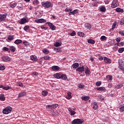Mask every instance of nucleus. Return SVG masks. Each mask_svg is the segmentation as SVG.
<instances>
[{
  "label": "nucleus",
  "instance_id": "5fc2aeb1",
  "mask_svg": "<svg viewBox=\"0 0 124 124\" xmlns=\"http://www.w3.org/2000/svg\"><path fill=\"white\" fill-rule=\"evenodd\" d=\"M101 85V81H98L96 82V86L97 87H99Z\"/></svg>",
  "mask_w": 124,
  "mask_h": 124
},
{
  "label": "nucleus",
  "instance_id": "864d4df0",
  "mask_svg": "<svg viewBox=\"0 0 124 124\" xmlns=\"http://www.w3.org/2000/svg\"><path fill=\"white\" fill-rule=\"evenodd\" d=\"M116 26H117V22L115 21L112 25V29H114L116 28Z\"/></svg>",
  "mask_w": 124,
  "mask_h": 124
},
{
  "label": "nucleus",
  "instance_id": "c03bdc74",
  "mask_svg": "<svg viewBox=\"0 0 124 124\" xmlns=\"http://www.w3.org/2000/svg\"><path fill=\"white\" fill-rule=\"evenodd\" d=\"M17 86H19V87H23V83L21 82V81H18L16 83Z\"/></svg>",
  "mask_w": 124,
  "mask_h": 124
},
{
  "label": "nucleus",
  "instance_id": "0eeeda50",
  "mask_svg": "<svg viewBox=\"0 0 124 124\" xmlns=\"http://www.w3.org/2000/svg\"><path fill=\"white\" fill-rule=\"evenodd\" d=\"M47 24H48V25L49 26L50 29H51V30L52 31L56 30V26H55V25H53V24H52V23L47 22Z\"/></svg>",
  "mask_w": 124,
  "mask_h": 124
},
{
  "label": "nucleus",
  "instance_id": "bf43d9fd",
  "mask_svg": "<svg viewBox=\"0 0 124 124\" xmlns=\"http://www.w3.org/2000/svg\"><path fill=\"white\" fill-rule=\"evenodd\" d=\"M76 34V32L75 31H73L72 33H71V36H74Z\"/></svg>",
  "mask_w": 124,
  "mask_h": 124
},
{
  "label": "nucleus",
  "instance_id": "9d476101",
  "mask_svg": "<svg viewBox=\"0 0 124 124\" xmlns=\"http://www.w3.org/2000/svg\"><path fill=\"white\" fill-rule=\"evenodd\" d=\"M85 73L86 75H90L91 74V71L90 69L88 67V66H86L84 68Z\"/></svg>",
  "mask_w": 124,
  "mask_h": 124
},
{
  "label": "nucleus",
  "instance_id": "8fccbe9b",
  "mask_svg": "<svg viewBox=\"0 0 124 124\" xmlns=\"http://www.w3.org/2000/svg\"><path fill=\"white\" fill-rule=\"evenodd\" d=\"M5 69V66L4 65H0V70L2 71Z\"/></svg>",
  "mask_w": 124,
  "mask_h": 124
},
{
  "label": "nucleus",
  "instance_id": "49530a36",
  "mask_svg": "<svg viewBox=\"0 0 124 124\" xmlns=\"http://www.w3.org/2000/svg\"><path fill=\"white\" fill-rule=\"evenodd\" d=\"M54 46L55 47H60V46H62V44H60L59 42H56Z\"/></svg>",
  "mask_w": 124,
  "mask_h": 124
},
{
  "label": "nucleus",
  "instance_id": "39448f33",
  "mask_svg": "<svg viewBox=\"0 0 124 124\" xmlns=\"http://www.w3.org/2000/svg\"><path fill=\"white\" fill-rule=\"evenodd\" d=\"M76 71H78V72H80V73H82V72H84V71H85V67L83 66H80L76 69Z\"/></svg>",
  "mask_w": 124,
  "mask_h": 124
},
{
  "label": "nucleus",
  "instance_id": "13d9d810",
  "mask_svg": "<svg viewBox=\"0 0 124 124\" xmlns=\"http://www.w3.org/2000/svg\"><path fill=\"white\" fill-rule=\"evenodd\" d=\"M3 51H9V48L7 47H3Z\"/></svg>",
  "mask_w": 124,
  "mask_h": 124
},
{
  "label": "nucleus",
  "instance_id": "338daca9",
  "mask_svg": "<svg viewBox=\"0 0 124 124\" xmlns=\"http://www.w3.org/2000/svg\"><path fill=\"white\" fill-rule=\"evenodd\" d=\"M124 31H119V34H121V35H123V36H124Z\"/></svg>",
  "mask_w": 124,
  "mask_h": 124
},
{
  "label": "nucleus",
  "instance_id": "dca6fc26",
  "mask_svg": "<svg viewBox=\"0 0 124 124\" xmlns=\"http://www.w3.org/2000/svg\"><path fill=\"white\" fill-rule=\"evenodd\" d=\"M81 99L84 101H87L90 99V96H82L81 97Z\"/></svg>",
  "mask_w": 124,
  "mask_h": 124
},
{
  "label": "nucleus",
  "instance_id": "7c9ffc66",
  "mask_svg": "<svg viewBox=\"0 0 124 124\" xmlns=\"http://www.w3.org/2000/svg\"><path fill=\"white\" fill-rule=\"evenodd\" d=\"M98 108V106H97V103H94L93 106V109L94 110H96Z\"/></svg>",
  "mask_w": 124,
  "mask_h": 124
},
{
  "label": "nucleus",
  "instance_id": "e2e57ef3",
  "mask_svg": "<svg viewBox=\"0 0 124 124\" xmlns=\"http://www.w3.org/2000/svg\"><path fill=\"white\" fill-rule=\"evenodd\" d=\"M65 12H69V11L70 12H71V11H72V10H71V9H68V8H66L65 9Z\"/></svg>",
  "mask_w": 124,
  "mask_h": 124
},
{
  "label": "nucleus",
  "instance_id": "473e14b6",
  "mask_svg": "<svg viewBox=\"0 0 124 124\" xmlns=\"http://www.w3.org/2000/svg\"><path fill=\"white\" fill-rule=\"evenodd\" d=\"M100 10L101 12H105V11H106V8H105V6H102L100 8Z\"/></svg>",
  "mask_w": 124,
  "mask_h": 124
},
{
  "label": "nucleus",
  "instance_id": "9b49d317",
  "mask_svg": "<svg viewBox=\"0 0 124 124\" xmlns=\"http://www.w3.org/2000/svg\"><path fill=\"white\" fill-rule=\"evenodd\" d=\"M53 77L54 78H56V79H61L62 77V74L61 73H57L54 74Z\"/></svg>",
  "mask_w": 124,
  "mask_h": 124
},
{
  "label": "nucleus",
  "instance_id": "a878e982",
  "mask_svg": "<svg viewBox=\"0 0 124 124\" xmlns=\"http://www.w3.org/2000/svg\"><path fill=\"white\" fill-rule=\"evenodd\" d=\"M107 80H108V81H111V80H113V77L111 75H108L106 77Z\"/></svg>",
  "mask_w": 124,
  "mask_h": 124
},
{
  "label": "nucleus",
  "instance_id": "cd10ccee",
  "mask_svg": "<svg viewBox=\"0 0 124 124\" xmlns=\"http://www.w3.org/2000/svg\"><path fill=\"white\" fill-rule=\"evenodd\" d=\"M123 86L124 85L123 84H118L115 86V89H121Z\"/></svg>",
  "mask_w": 124,
  "mask_h": 124
},
{
  "label": "nucleus",
  "instance_id": "2f4dec72",
  "mask_svg": "<svg viewBox=\"0 0 124 124\" xmlns=\"http://www.w3.org/2000/svg\"><path fill=\"white\" fill-rule=\"evenodd\" d=\"M14 43L17 45L20 44V43H22V41L20 39H17L14 42Z\"/></svg>",
  "mask_w": 124,
  "mask_h": 124
},
{
  "label": "nucleus",
  "instance_id": "2eb2a0df",
  "mask_svg": "<svg viewBox=\"0 0 124 124\" xmlns=\"http://www.w3.org/2000/svg\"><path fill=\"white\" fill-rule=\"evenodd\" d=\"M31 61L33 62H36L38 59H37V57L35 55H31Z\"/></svg>",
  "mask_w": 124,
  "mask_h": 124
},
{
  "label": "nucleus",
  "instance_id": "de8ad7c7",
  "mask_svg": "<svg viewBox=\"0 0 124 124\" xmlns=\"http://www.w3.org/2000/svg\"><path fill=\"white\" fill-rule=\"evenodd\" d=\"M124 51V47H122V48H119L118 49V52L119 53H123V52Z\"/></svg>",
  "mask_w": 124,
  "mask_h": 124
},
{
  "label": "nucleus",
  "instance_id": "0e129e2a",
  "mask_svg": "<svg viewBox=\"0 0 124 124\" xmlns=\"http://www.w3.org/2000/svg\"><path fill=\"white\" fill-rule=\"evenodd\" d=\"M44 60H46L47 61L48 60H49L50 57H49V56H45V57H44Z\"/></svg>",
  "mask_w": 124,
  "mask_h": 124
},
{
  "label": "nucleus",
  "instance_id": "ea45409f",
  "mask_svg": "<svg viewBox=\"0 0 124 124\" xmlns=\"http://www.w3.org/2000/svg\"><path fill=\"white\" fill-rule=\"evenodd\" d=\"M48 94V92L46 91H44L42 92V95H44V96H46V95H47Z\"/></svg>",
  "mask_w": 124,
  "mask_h": 124
},
{
  "label": "nucleus",
  "instance_id": "4c0bfd02",
  "mask_svg": "<svg viewBox=\"0 0 124 124\" xmlns=\"http://www.w3.org/2000/svg\"><path fill=\"white\" fill-rule=\"evenodd\" d=\"M46 109H53L52 105H48L46 106Z\"/></svg>",
  "mask_w": 124,
  "mask_h": 124
},
{
  "label": "nucleus",
  "instance_id": "f257e3e1",
  "mask_svg": "<svg viewBox=\"0 0 124 124\" xmlns=\"http://www.w3.org/2000/svg\"><path fill=\"white\" fill-rule=\"evenodd\" d=\"M41 5L43 7H44L45 8H51L53 7V4H52V2L50 1H43L41 2Z\"/></svg>",
  "mask_w": 124,
  "mask_h": 124
},
{
  "label": "nucleus",
  "instance_id": "b1692460",
  "mask_svg": "<svg viewBox=\"0 0 124 124\" xmlns=\"http://www.w3.org/2000/svg\"><path fill=\"white\" fill-rule=\"evenodd\" d=\"M54 51H55V52H57V53H62V49L60 47H58V48H54Z\"/></svg>",
  "mask_w": 124,
  "mask_h": 124
},
{
  "label": "nucleus",
  "instance_id": "603ef678",
  "mask_svg": "<svg viewBox=\"0 0 124 124\" xmlns=\"http://www.w3.org/2000/svg\"><path fill=\"white\" fill-rule=\"evenodd\" d=\"M3 90H5V91H7L8 90H10V87H9V86L4 87V86Z\"/></svg>",
  "mask_w": 124,
  "mask_h": 124
},
{
  "label": "nucleus",
  "instance_id": "6ab92c4d",
  "mask_svg": "<svg viewBox=\"0 0 124 124\" xmlns=\"http://www.w3.org/2000/svg\"><path fill=\"white\" fill-rule=\"evenodd\" d=\"M116 12L118 13H124V10L123 9H121L120 8H117L116 9Z\"/></svg>",
  "mask_w": 124,
  "mask_h": 124
},
{
  "label": "nucleus",
  "instance_id": "a18cd8bd",
  "mask_svg": "<svg viewBox=\"0 0 124 124\" xmlns=\"http://www.w3.org/2000/svg\"><path fill=\"white\" fill-rule=\"evenodd\" d=\"M117 45L120 47H121V46H124V42L118 43Z\"/></svg>",
  "mask_w": 124,
  "mask_h": 124
},
{
  "label": "nucleus",
  "instance_id": "a211bd4d",
  "mask_svg": "<svg viewBox=\"0 0 124 124\" xmlns=\"http://www.w3.org/2000/svg\"><path fill=\"white\" fill-rule=\"evenodd\" d=\"M51 69L53 71H57V70H59L60 69V67L58 66H53L51 67Z\"/></svg>",
  "mask_w": 124,
  "mask_h": 124
},
{
  "label": "nucleus",
  "instance_id": "1a4fd4ad",
  "mask_svg": "<svg viewBox=\"0 0 124 124\" xmlns=\"http://www.w3.org/2000/svg\"><path fill=\"white\" fill-rule=\"evenodd\" d=\"M28 22H29V19L27 20L26 18H23L21 19L19 24H20V25H24V24L28 23Z\"/></svg>",
  "mask_w": 124,
  "mask_h": 124
},
{
  "label": "nucleus",
  "instance_id": "f3484780",
  "mask_svg": "<svg viewBox=\"0 0 124 124\" xmlns=\"http://www.w3.org/2000/svg\"><path fill=\"white\" fill-rule=\"evenodd\" d=\"M78 13V10H74L72 12H70L69 13V15H75V14H77Z\"/></svg>",
  "mask_w": 124,
  "mask_h": 124
},
{
  "label": "nucleus",
  "instance_id": "e433bc0d",
  "mask_svg": "<svg viewBox=\"0 0 124 124\" xmlns=\"http://www.w3.org/2000/svg\"><path fill=\"white\" fill-rule=\"evenodd\" d=\"M16 6H17V2H15L13 4H11L10 5V7L12 8H14V7H16Z\"/></svg>",
  "mask_w": 124,
  "mask_h": 124
},
{
  "label": "nucleus",
  "instance_id": "ddd939ff",
  "mask_svg": "<svg viewBox=\"0 0 124 124\" xmlns=\"http://www.w3.org/2000/svg\"><path fill=\"white\" fill-rule=\"evenodd\" d=\"M104 58L105 63H111V62H112L110 59L105 57H104Z\"/></svg>",
  "mask_w": 124,
  "mask_h": 124
},
{
  "label": "nucleus",
  "instance_id": "20e7f679",
  "mask_svg": "<svg viewBox=\"0 0 124 124\" xmlns=\"http://www.w3.org/2000/svg\"><path fill=\"white\" fill-rule=\"evenodd\" d=\"M119 6V1L118 0H113L111 3V8H116Z\"/></svg>",
  "mask_w": 124,
  "mask_h": 124
},
{
  "label": "nucleus",
  "instance_id": "aec40b11",
  "mask_svg": "<svg viewBox=\"0 0 124 124\" xmlns=\"http://www.w3.org/2000/svg\"><path fill=\"white\" fill-rule=\"evenodd\" d=\"M9 50H10V51H11V52H15V50H16V48L14 46H10Z\"/></svg>",
  "mask_w": 124,
  "mask_h": 124
},
{
  "label": "nucleus",
  "instance_id": "a19ab883",
  "mask_svg": "<svg viewBox=\"0 0 124 124\" xmlns=\"http://www.w3.org/2000/svg\"><path fill=\"white\" fill-rule=\"evenodd\" d=\"M29 29H30V26L28 25H26L24 27L23 30L24 31H28L29 30Z\"/></svg>",
  "mask_w": 124,
  "mask_h": 124
},
{
  "label": "nucleus",
  "instance_id": "58836bf2",
  "mask_svg": "<svg viewBox=\"0 0 124 124\" xmlns=\"http://www.w3.org/2000/svg\"><path fill=\"white\" fill-rule=\"evenodd\" d=\"M66 97L67 99H70V98H71V93H68Z\"/></svg>",
  "mask_w": 124,
  "mask_h": 124
},
{
  "label": "nucleus",
  "instance_id": "6e6552de",
  "mask_svg": "<svg viewBox=\"0 0 124 124\" xmlns=\"http://www.w3.org/2000/svg\"><path fill=\"white\" fill-rule=\"evenodd\" d=\"M119 68L121 70H124V62H119Z\"/></svg>",
  "mask_w": 124,
  "mask_h": 124
},
{
  "label": "nucleus",
  "instance_id": "4468645a",
  "mask_svg": "<svg viewBox=\"0 0 124 124\" xmlns=\"http://www.w3.org/2000/svg\"><path fill=\"white\" fill-rule=\"evenodd\" d=\"M27 94V92H22L18 94V98L22 97V96H25Z\"/></svg>",
  "mask_w": 124,
  "mask_h": 124
},
{
  "label": "nucleus",
  "instance_id": "72a5a7b5",
  "mask_svg": "<svg viewBox=\"0 0 124 124\" xmlns=\"http://www.w3.org/2000/svg\"><path fill=\"white\" fill-rule=\"evenodd\" d=\"M78 34L79 36H81V37H84V35H85V34L83 32H78Z\"/></svg>",
  "mask_w": 124,
  "mask_h": 124
},
{
  "label": "nucleus",
  "instance_id": "412c9836",
  "mask_svg": "<svg viewBox=\"0 0 124 124\" xmlns=\"http://www.w3.org/2000/svg\"><path fill=\"white\" fill-rule=\"evenodd\" d=\"M61 79L64 80H67V77L66 76V75L62 74Z\"/></svg>",
  "mask_w": 124,
  "mask_h": 124
},
{
  "label": "nucleus",
  "instance_id": "4d7b16f0",
  "mask_svg": "<svg viewBox=\"0 0 124 124\" xmlns=\"http://www.w3.org/2000/svg\"><path fill=\"white\" fill-rule=\"evenodd\" d=\"M120 24L121 26H123V25H124V18H123L120 22Z\"/></svg>",
  "mask_w": 124,
  "mask_h": 124
},
{
  "label": "nucleus",
  "instance_id": "393cba45",
  "mask_svg": "<svg viewBox=\"0 0 124 124\" xmlns=\"http://www.w3.org/2000/svg\"><path fill=\"white\" fill-rule=\"evenodd\" d=\"M73 68H78L79 67V63L76 62L72 65Z\"/></svg>",
  "mask_w": 124,
  "mask_h": 124
},
{
  "label": "nucleus",
  "instance_id": "09e8293b",
  "mask_svg": "<svg viewBox=\"0 0 124 124\" xmlns=\"http://www.w3.org/2000/svg\"><path fill=\"white\" fill-rule=\"evenodd\" d=\"M58 106H59L58 104H54L52 105V109H56V108H57V107H58Z\"/></svg>",
  "mask_w": 124,
  "mask_h": 124
},
{
  "label": "nucleus",
  "instance_id": "4be33fe9",
  "mask_svg": "<svg viewBox=\"0 0 124 124\" xmlns=\"http://www.w3.org/2000/svg\"><path fill=\"white\" fill-rule=\"evenodd\" d=\"M0 100H1V101H4L5 100V97L4 96V94H0Z\"/></svg>",
  "mask_w": 124,
  "mask_h": 124
},
{
  "label": "nucleus",
  "instance_id": "f03ea898",
  "mask_svg": "<svg viewBox=\"0 0 124 124\" xmlns=\"http://www.w3.org/2000/svg\"><path fill=\"white\" fill-rule=\"evenodd\" d=\"M11 111H12V108L10 107H7L2 110V112L4 115H7L10 113H11Z\"/></svg>",
  "mask_w": 124,
  "mask_h": 124
},
{
  "label": "nucleus",
  "instance_id": "7ed1b4c3",
  "mask_svg": "<svg viewBox=\"0 0 124 124\" xmlns=\"http://www.w3.org/2000/svg\"><path fill=\"white\" fill-rule=\"evenodd\" d=\"M83 123L84 121L83 120L77 119L72 121V124H82Z\"/></svg>",
  "mask_w": 124,
  "mask_h": 124
},
{
  "label": "nucleus",
  "instance_id": "c756f323",
  "mask_svg": "<svg viewBox=\"0 0 124 124\" xmlns=\"http://www.w3.org/2000/svg\"><path fill=\"white\" fill-rule=\"evenodd\" d=\"M42 52L43 53H44V54H46V55H48L49 54V50L46 48L43 49Z\"/></svg>",
  "mask_w": 124,
  "mask_h": 124
},
{
  "label": "nucleus",
  "instance_id": "680f3d73",
  "mask_svg": "<svg viewBox=\"0 0 124 124\" xmlns=\"http://www.w3.org/2000/svg\"><path fill=\"white\" fill-rule=\"evenodd\" d=\"M71 116H74L75 114H76V112L75 111H72L71 112Z\"/></svg>",
  "mask_w": 124,
  "mask_h": 124
},
{
  "label": "nucleus",
  "instance_id": "69168bd1",
  "mask_svg": "<svg viewBox=\"0 0 124 124\" xmlns=\"http://www.w3.org/2000/svg\"><path fill=\"white\" fill-rule=\"evenodd\" d=\"M117 42H118V43H119V42H121V38L119 37V38H116V39Z\"/></svg>",
  "mask_w": 124,
  "mask_h": 124
},
{
  "label": "nucleus",
  "instance_id": "f704fd0d",
  "mask_svg": "<svg viewBox=\"0 0 124 124\" xmlns=\"http://www.w3.org/2000/svg\"><path fill=\"white\" fill-rule=\"evenodd\" d=\"M77 86L79 89H85V85L78 84Z\"/></svg>",
  "mask_w": 124,
  "mask_h": 124
},
{
  "label": "nucleus",
  "instance_id": "423d86ee",
  "mask_svg": "<svg viewBox=\"0 0 124 124\" xmlns=\"http://www.w3.org/2000/svg\"><path fill=\"white\" fill-rule=\"evenodd\" d=\"M2 60L3 62H10V61H11V59L8 56L2 57Z\"/></svg>",
  "mask_w": 124,
  "mask_h": 124
},
{
  "label": "nucleus",
  "instance_id": "79ce46f5",
  "mask_svg": "<svg viewBox=\"0 0 124 124\" xmlns=\"http://www.w3.org/2000/svg\"><path fill=\"white\" fill-rule=\"evenodd\" d=\"M97 90L98 91H105V88H104V87H97Z\"/></svg>",
  "mask_w": 124,
  "mask_h": 124
},
{
  "label": "nucleus",
  "instance_id": "052dcab7",
  "mask_svg": "<svg viewBox=\"0 0 124 124\" xmlns=\"http://www.w3.org/2000/svg\"><path fill=\"white\" fill-rule=\"evenodd\" d=\"M120 112H124V106H122L120 108Z\"/></svg>",
  "mask_w": 124,
  "mask_h": 124
},
{
  "label": "nucleus",
  "instance_id": "774afa93",
  "mask_svg": "<svg viewBox=\"0 0 124 124\" xmlns=\"http://www.w3.org/2000/svg\"><path fill=\"white\" fill-rule=\"evenodd\" d=\"M23 44H24V45L27 46V45H29V42L27 41L23 42Z\"/></svg>",
  "mask_w": 124,
  "mask_h": 124
},
{
  "label": "nucleus",
  "instance_id": "f8f14e48",
  "mask_svg": "<svg viewBox=\"0 0 124 124\" xmlns=\"http://www.w3.org/2000/svg\"><path fill=\"white\" fill-rule=\"evenodd\" d=\"M6 19V15L3 14V15H0V22H3V21H4Z\"/></svg>",
  "mask_w": 124,
  "mask_h": 124
},
{
  "label": "nucleus",
  "instance_id": "c9c22d12",
  "mask_svg": "<svg viewBox=\"0 0 124 124\" xmlns=\"http://www.w3.org/2000/svg\"><path fill=\"white\" fill-rule=\"evenodd\" d=\"M107 39V37L105 36H102L100 38L101 41H104V40H106Z\"/></svg>",
  "mask_w": 124,
  "mask_h": 124
},
{
  "label": "nucleus",
  "instance_id": "c85d7f7f",
  "mask_svg": "<svg viewBox=\"0 0 124 124\" xmlns=\"http://www.w3.org/2000/svg\"><path fill=\"white\" fill-rule=\"evenodd\" d=\"M88 42L90 43V44H95V41L93 39H89Z\"/></svg>",
  "mask_w": 124,
  "mask_h": 124
},
{
  "label": "nucleus",
  "instance_id": "37998d69",
  "mask_svg": "<svg viewBox=\"0 0 124 124\" xmlns=\"http://www.w3.org/2000/svg\"><path fill=\"white\" fill-rule=\"evenodd\" d=\"M33 4H39V1L38 0H34L32 1Z\"/></svg>",
  "mask_w": 124,
  "mask_h": 124
},
{
  "label": "nucleus",
  "instance_id": "bb28decb",
  "mask_svg": "<svg viewBox=\"0 0 124 124\" xmlns=\"http://www.w3.org/2000/svg\"><path fill=\"white\" fill-rule=\"evenodd\" d=\"M85 27L86 29H92V25H91V24H89V23H86L85 24Z\"/></svg>",
  "mask_w": 124,
  "mask_h": 124
},
{
  "label": "nucleus",
  "instance_id": "3c124183",
  "mask_svg": "<svg viewBox=\"0 0 124 124\" xmlns=\"http://www.w3.org/2000/svg\"><path fill=\"white\" fill-rule=\"evenodd\" d=\"M8 39H9V40H10V41L13 40V39H14L13 36H12V35L8 36Z\"/></svg>",
  "mask_w": 124,
  "mask_h": 124
},
{
  "label": "nucleus",
  "instance_id": "6e6d98bb",
  "mask_svg": "<svg viewBox=\"0 0 124 124\" xmlns=\"http://www.w3.org/2000/svg\"><path fill=\"white\" fill-rule=\"evenodd\" d=\"M53 116H58L59 115V113H58L57 111H53L52 113Z\"/></svg>",
  "mask_w": 124,
  "mask_h": 124
},
{
  "label": "nucleus",
  "instance_id": "5701e85b",
  "mask_svg": "<svg viewBox=\"0 0 124 124\" xmlns=\"http://www.w3.org/2000/svg\"><path fill=\"white\" fill-rule=\"evenodd\" d=\"M37 23H46V20L43 18H40L37 20Z\"/></svg>",
  "mask_w": 124,
  "mask_h": 124
}]
</instances>
